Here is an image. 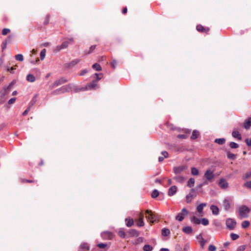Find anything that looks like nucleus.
<instances>
[{
	"mask_svg": "<svg viewBox=\"0 0 251 251\" xmlns=\"http://www.w3.org/2000/svg\"><path fill=\"white\" fill-rule=\"evenodd\" d=\"M96 45H93V46H91L89 50L87 51V50H86L85 51V53L86 54H90L91 53H92L93 50L95 49L96 48Z\"/></svg>",
	"mask_w": 251,
	"mask_h": 251,
	"instance_id": "obj_47",
	"label": "nucleus"
},
{
	"mask_svg": "<svg viewBox=\"0 0 251 251\" xmlns=\"http://www.w3.org/2000/svg\"><path fill=\"white\" fill-rule=\"evenodd\" d=\"M16 98H11L8 101V103L9 104H13V103L15 102V101H16Z\"/></svg>",
	"mask_w": 251,
	"mask_h": 251,
	"instance_id": "obj_64",
	"label": "nucleus"
},
{
	"mask_svg": "<svg viewBox=\"0 0 251 251\" xmlns=\"http://www.w3.org/2000/svg\"><path fill=\"white\" fill-rule=\"evenodd\" d=\"M196 29L198 31L201 32H207L209 30V28H206L201 25H197Z\"/></svg>",
	"mask_w": 251,
	"mask_h": 251,
	"instance_id": "obj_21",
	"label": "nucleus"
},
{
	"mask_svg": "<svg viewBox=\"0 0 251 251\" xmlns=\"http://www.w3.org/2000/svg\"><path fill=\"white\" fill-rule=\"evenodd\" d=\"M95 75L96 76V80L98 81L101 79L103 75L101 73L100 74L98 73H95Z\"/></svg>",
	"mask_w": 251,
	"mask_h": 251,
	"instance_id": "obj_52",
	"label": "nucleus"
},
{
	"mask_svg": "<svg viewBox=\"0 0 251 251\" xmlns=\"http://www.w3.org/2000/svg\"><path fill=\"white\" fill-rule=\"evenodd\" d=\"M195 180L194 178H190L187 182V186L189 187H192L195 184Z\"/></svg>",
	"mask_w": 251,
	"mask_h": 251,
	"instance_id": "obj_35",
	"label": "nucleus"
},
{
	"mask_svg": "<svg viewBox=\"0 0 251 251\" xmlns=\"http://www.w3.org/2000/svg\"><path fill=\"white\" fill-rule=\"evenodd\" d=\"M177 187L176 186H171L168 190V195L170 196H174L176 192Z\"/></svg>",
	"mask_w": 251,
	"mask_h": 251,
	"instance_id": "obj_17",
	"label": "nucleus"
},
{
	"mask_svg": "<svg viewBox=\"0 0 251 251\" xmlns=\"http://www.w3.org/2000/svg\"><path fill=\"white\" fill-rule=\"evenodd\" d=\"M158 195H159V192L156 189L154 190L151 193V197L153 198H155L157 197L158 196Z\"/></svg>",
	"mask_w": 251,
	"mask_h": 251,
	"instance_id": "obj_48",
	"label": "nucleus"
},
{
	"mask_svg": "<svg viewBox=\"0 0 251 251\" xmlns=\"http://www.w3.org/2000/svg\"><path fill=\"white\" fill-rule=\"evenodd\" d=\"M204 176L207 181L211 182L214 177V174L212 171L209 169L205 172Z\"/></svg>",
	"mask_w": 251,
	"mask_h": 251,
	"instance_id": "obj_8",
	"label": "nucleus"
},
{
	"mask_svg": "<svg viewBox=\"0 0 251 251\" xmlns=\"http://www.w3.org/2000/svg\"><path fill=\"white\" fill-rule=\"evenodd\" d=\"M214 142L219 145H223L226 142V139L224 138H217L215 140Z\"/></svg>",
	"mask_w": 251,
	"mask_h": 251,
	"instance_id": "obj_34",
	"label": "nucleus"
},
{
	"mask_svg": "<svg viewBox=\"0 0 251 251\" xmlns=\"http://www.w3.org/2000/svg\"><path fill=\"white\" fill-rule=\"evenodd\" d=\"M188 214V210L185 208H183L181 210V211L177 214L175 217V219L176 220L181 222L184 219V217L187 216Z\"/></svg>",
	"mask_w": 251,
	"mask_h": 251,
	"instance_id": "obj_3",
	"label": "nucleus"
},
{
	"mask_svg": "<svg viewBox=\"0 0 251 251\" xmlns=\"http://www.w3.org/2000/svg\"><path fill=\"white\" fill-rule=\"evenodd\" d=\"M206 205V203H201L197 207V211L200 213H201L202 212L204 207H205Z\"/></svg>",
	"mask_w": 251,
	"mask_h": 251,
	"instance_id": "obj_31",
	"label": "nucleus"
},
{
	"mask_svg": "<svg viewBox=\"0 0 251 251\" xmlns=\"http://www.w3.org/2000/svg\"><path fill=\"white\" fill-rule=\"evenodd\" d=\"M182 230L187 234H190L193 232L192 227L190 226H186L183 227L182 229Z\"/></svg>",
	"mask_w": 251,
	"mask_h": 251,
	"instance_id": "obj_19",
	"label": "nucleus"
},
{
	"mask_svg": "<svg viewBox=\"0 0 251 251\" xmlns=\"http://www.w3.org/2000/svg\"><path fill=\"white\" fill-rule=\"evenodd\" d=\"M223 205L224 209L226 211H228L230 207V202L228 199H225L223 201Z\"/></svg>",
	"mask_w": 251,
	"mask_h": 251,
	"instance_id": "obj_15",
	"label": "nucleus"
},
{
	"mask_svg": "<svg viewBox=\"0 0 251 251\" xmlns=\"http://www.w3.org/2000/svg\"><path fill=\"white\" fill-rule=\"evenodd\" d=\"M239 212L241 218H247L250 212V209L246 205H242L239 208Z\"/></svg>",
	"mask_w": 251,
	"mask_h": 251,
	"instance_id": "obj_2",
	"label": "nucleus"
},
{
	"mask_svg": "<svg viewBox=\"0 0 251 251\" xmlns=\"http://www.w3.org/2000/svg\"><path fill=\"white\" fill-rule=\"evenodd\" d=\"M143 218H144L143 215L142 214H141L140 216V218L138 220L137 223V226H138L142 227L144 226L145 224H144V222L143 221Z\"/></svg>",
	"mask_w": 251,
	"mask_h": 251,
	"instance_id": "obj_27",
	"label": "nucleus"
},
{
	"mask_svg": "<svg viewBox=\"0 0 251 251\" xmlns=\"http://www.w3.org/2000/svg\"><path fill=\"white\" fill-rule=\"evenodd\" d=\"M30 106H29L23 113V116H25L30 110Z\"/></svg>",
	"mask_w": 251,
	"mask_h": 251,
	"instance_id": "obj_63",
	"label": "nucleus"
},
{
	"mask_svg": "<svg viewBox=\"0 0 251 251\" xmlns=\"http://www.w3.org/2000/svg\"><path fill=\"white\" fill-rule=\"evenodd\" d=\"M200 242V244H201V247L202 248H203L207 241L206 240L203 239L202 240H201Z\"/></svg>",
	"mask_w": 251,
	"mask_h": 251,
	"instance_id": "obj_60",
	"label": "nucleus"
},
{
	"mask_svg": "<svg viewBox=\"0 0 251 251\" xmlns=\"http://www.w3.org/2000/svg\"><path fill=\"white\" fill-rule=\"evenodd\" d=\"M219 186L222 189L227 188L228 184L226 180L224 178H221L219 182Z\"/></svg>",
	"mask_w": 251,
	"mask_h": 251,
	"instance_id": "obj_14",
	"label": "nucleus"
},
{
	"mask_svg": "<svg viewBox=\"0 0 251 251\" xmlns=\"http://www.w3.org/2000/svg\"><path fill=\"white\" fill-rule=\"evenodd\" d=\"M246 248L245 245L240 246L237 248L236 251H244L245 250Z\"/></svg>",
	"mask_w": 251,
	"mask_h": 251,
	"instance_id": "obj_55",
	"label": "nucleus"
},
{
	"mask_svg": "<svg viewBox=\"0 0 251 251\" xmlns=\"http://www.w3.org/2000/svg\"><path fill=\"white\" fill-rule=\"evenodd\" d=\"M200 135V132L197 130H193L192 135L191 136V139L192 140H195L198 138Z\"/></svg>",
	"mask_w": 251,
	"mask_h": 251,
	"instance_id": "obj_28",
	"label": "nucleus"
},
{
	"mask_svg": "<svg viewBox=\"0 0 251 251\" xmlns=\"http://www.w3.org/2000/svg\"><path fill=\"white\" fill-rule=\"evenodd\" d=\"M239 237V235L237 234L231 233L230 234V238L232 240H235Z\"/></svg>",
	"mask_w": 251,
	"mask_h": 251,
	"instance_id": "obj_51",
	"label": "nucleus"
},
{
	"mask_svg": "<svg viewBox=\"0 0 251 251\" xmlns=\"http://www.w3.org/2000/svg\"><path fill=\"white\" fill-rule=\"evenodd\" d=\"M90 247L88 243H83L80 246L79 251H87L89 250Z\"/></svg>",
	"mask_w": 251,
	"mask_h": 251,
	"instance_id": "obj_22",
	"label": "nucleus"
},
{
	"mask_svg": "<svg viewBox=\"0 0 251 251\" xmlns=\"http://www.w3.org/2000/svg\"><path fill=\"white\" fill-rule=\"evenodd\" d=\"M187 168L185 165H181L174 167V173L176 174H179Z\"/></svg>",
	"mask_w": 251,
	"mask_h": 251,
	"instance_id": "obj_11",
	"label": "nucleus"
},
{
	"mask_svg": "<svg viewBox=\"0 0 251 251\" xmlns=\"http://www.w3.org/2000/svg\"><path fill=\"white\" fill-rule=\"evenodd\" d=\"M98 87L97 84L94 81L88 83L85 87H83L84 91L86 90L95 89Z\"/></svg>",
	"mask_w": 251,
	"mask_h": 251,
	"instance_id": "obj_13",
	"label": "nucleus"
},
{
	"mask_svg": "<svg viewBox=\"0 0 251 251\" xmlns=\"http://www.w3.org/2000/svg\"><path fill=\"white\" fill-rule=\"evenodd\" d=\"M187 195L191 197V198H194L197 196V193L196 190L194 188H192L190 190V193Z\"/></svg>",
	"mask_w": 251,
	"mask_h": 251,
	"instance_id": "obj_32",
	"label": "nucleus"
},
{
	"mask_svg": "<svg viewBox=\"0 0 251 251\" xmlns=\"http://www.w3.org/2000/svg\"><path fill=\"white\" fill-rule=\"evenodd\" d=\"M144 251H152L153 248L150 245H145L143 248Z\"/></svg>",
	"mask_w": 251,
	"mask_h": 251,
	"instance_id": "obj_39",
	"label": "nucleus"
},
{
	"mask_svg": "<svg viewBox=\"0 0 251 251\" xmlns=\"http://www.w3.org/2000/svg\"><path fill=\"white\" fill-rule=\"evenodd\" d=\"M188 135L186 134H178L177 135V138L179 139H186Z\"/></svg>",
	"mask_w": 251,
	"mask_h": 251,
	"instance_id": "obj_58",
	"label": "nucleus"
},
{
	"mask_svg": "<svg viewBox=\"0 0 251 251\" xmlns=\"http://www.w3.org/2000/svg\"><path fill=\"white\" fill-rule=\"evenodd\" d=\"M101 236L103 239H111L113 237V234L112 232L105 231L101 233Z\"/></svg>",
	"mask_w": 251,
	"mask_h": 251,
	"instance_id": "obj_12",
	"label": "nucleus"
},
{
	"mask_svg": "<svg viewBox=\"0 0 251 251\" xmlns=\"http://www.w3.org/2000/svg\"><path fill=\"white\" fill-rule=\"evenodd\" d=\"M208 250L209 251H216V247L213 245H210L208 247Z\"/></svg>",
	"mask_w": 251,
	"mask_h": 251,
	"instance_id": "obj_59",
	"label": "nucleus"
},
{
	"mask_svg": "<svg viewBox=\"0 0 251 251\" xmlns=\"http://www.w3.org/2000/svg\"><path fill=\"white\" fill-rule=\"evenodd\" d=\"M97 246L100 249H104L107 246V244L105 243H99L97 245Z\"/></svg>",
	"mask_w": 251,
	"mask_h": 251,
	"instance_id": "obj_61",
	"label": "nucleus"
},
{
	"mask_svg": "<svg viewBox=\"0 0 251 251\" xmlns=\"http://www.w3.org/2000/svg\"><path fill=\"white\" fill-rule=\"evenodd\" d=\"M110 65L113 67V69L116 68L117 65V61L116 60H113L110 63Z\"/></svg>",
	"mask_w": 251,
	"mask_h": 251,
	"instance_id": "obj_62",
	"label": "nucleus"
},
{
	"mask_svg": "<svg viewBox=\"0 0 251 251\" xmlns=\"http://www.w3.org/2000/svg\"><path fill=\"white\" fill-rule=\"evenodd\" d=\"M68 82V80L64 77H61V78L56 80L52 84V87H57L59 85H61L63 84H64Z\"/></svg>",
	"mask_w": 251,
	"mask_h": 251,
	"instance_id": "obj_10",
	"label": "nucleus"
},
{
	"mask_svg": "<svg viewBox=\"0 0 251 251\" xmlns=\"http://www.w3.org/2000/svg\"><path fill=\"white\" fill-rule=\"evenodd\" d=\"M244 186L247 188L251 189V181H248L244 183Z\"/></svg>",
	"mask_w": 251,
	"mask_h": 251,
	"instance_id": "obj_54",
	"label": "nucleus"
},
{
	"mask_svg": "<svg viewBox=\"0 0 251 251\" xmlns=\"http://www.w3.org/2000/svg\"><path fill=\"white\" fill-rule=\"evenodd\" d=\"M129 233L132 235V236H138V231L135 230V229H131L129 231Z\"/></svg>",
	"mask_w": 251,
	"mask_h": 251,
	"instance_id": "obj_50",
	"label": "nucleus"
},
{
	"mask_svg": "<svg viewBox=\"0 0 251 251\" xmlns=\"http://www.w3.org/2000/svg\"><path fill=\"white\" fill-rule=\"evenodd\" d=\"M191 172L192 175L194 176H198L199 174V171L198 169L195 167H192L191 168Z\"/></svg>",
	"mask_w": 251,
	"mask_h": 251,
	"instance_id": "obj_40",
	"label": "nucleus"
},
{
	"mask_svg": "<svg viewBox=\"0 0 251 251\" xmlns=\"http://www.w3.org/2000/svg\"><path fill=\"white\" fill-rule=\"evenodd\" d=\"M10 31V30L9 28H4L2 30V34L3 35H6Z\"/></svg>",
	"mask_w": 251,
	"mask_h": 251,
	"instance_id": "obj_57",
	"label": "nucleus"
},
{
	"mask_svg": "<svg viewBox=\"0 0 251 251\" xmlns=\"http://www.w3.org/2000/svg\"><path fill=\"white\" fill-rule=\"evenodd\" d=\"M173 179L175 180L177 182L182 183L185 180V177L182 176H177L173 177Z\"/></svg>",
	"mask_w": 251,
	"mask_h": 251,
	"instance_id": "obj_23",
	"label": "nucleus"
},
{
	"mask_svg": "<svg viewBox=\"0 0 251 251\" xmlns=\"http://www.w3.org/2000/svg\"><path fill=\"white\" fill-rule=\"evenodd\" d=\"M38 96V95L36 94L33 97L29 103V106H30V107L33 106L36 103Z\"/></svg>",
	"mask_w": 251,
	"mask_h": 251,
	"instance_id": "obj_41",
	"label": "nucleus"
},
{
	"mask_svg": "<svg viewBox=\"0 0 251 251\" xmlns=\"http://www.w3.org/2000/svg\"><path fill=\"white\" fill-rule=\"evenodd\" d=\"M50 17V15H47L46 16L45 21L44 22V25H46L49 23Z\"/></svg>",
	"mask_w": 251,
	"mask_h": 251,
	"instance_id": "obj_56",
	"label": "nucleus"
},
{
	"mask_svg": "<svg viewBox=\"0 0 251 251\" xmlns=\"http://www.w3.org/2000/svg\"><path fill=\"white\" fill-rule=\"evenodd\" d=\"M162 235L163 236H167L170 234V230L167 228H163L162 229Z\"/></svg>",
	"mask_w": 251,
	"mask_h": 251,
	"instance_id": "obj_33",
	"label": "nucleus"
},
{
	"mask_svg": "<svg viewBox=\"0 0 251 251\" xmlns=\"http://www.w3.org/2000/svg\"><path fill=\"white\" fill-rule=\"evenodd\" d=\"M190 221L192 223L195 225H199L201 224V219H199L196 216H193L190 219Z\"/></svg>",
	"mask_w": 251,
	"mask_h": 251,
	"instance_id": "obj_25",
	"label": "nucleus"
},
{
	"mask_svg": "<svg viewBox=\"0 0 251 251\" xmlns=\"http://www.w3.org/2000/svg\"><path fill=\"white\" fill-rule=\"evenodd\" d=\"M232 135L234 138H237L238 140H241L242 139L241 135L238 131H233L232 132Z\"/></svg>",
	"mask_w": 251,
	"mask_h": 251,
	"instance_id": "obj_30",
	"label": "nucleus"
},
{
	"mask_svg": "<svg viewBox=\"0 0 251 251\" xmlns=\"http://www.w3.org/2000/svg\"><path fill=\"white\" fill-rule=\"evenodd\" d=\"M201 223L203 226H206L209 224V221L207 219L203 218L201 219Z\"/></svg>",
	"mask_w": 251,
	"mask_h": 251,
	"instance_id": "obj_44",
	"label": "nucleus"
},
{
	"mask_svg": "<svg viewBox=\"0 0 251 251\" xmlns=\"http://www.w3.org/2000/svg\"><path fill=\"white\" fill-rule=\"evenodd\" d=\"M80 60L79 59H75L72 61L65 63L64 64V67L65 69H69L73 67L75 65L77 64L78 63L80 62Z\"/></svg>",
	"mask_w": 251,
	"mask_h": 251,
	"instance_id": "obj_7",
	"label": "nucleus"
},
{
	"mask_svg": "<svg viewBox=\"0 0 251 251\" xmlns=\"http://www.w3.org/2000/svg\"><path fill=\"white\" fill-rule=\"evenodd\" d=\"M226 224L227 228L230 230H233L235 228L236 222L234 219L228 218L226 220Z\"/></svg>",
	"mask_w": 251,
	"mask_h": 251,
	"instance_id": "obj_5",
	"label": "nucleus"
},
{
	"mask_svg": "<svg viewBox=\"0 0 251 251\" xmlns=\"http://www.w3.org/2000/svg\"><path fill=\"white\" fill-rule=\"evenodd\" d=\"M66 86L67 88V89H68V92L70 90H73L75 93L84 91L83 87L78 88L76 85L73 83H70L67 85Z\"/></svg>",
	"mask_w": 251,
	"mask_h": 251,
	"instance_id": "obj_4",
	"label": "nucleus"
},
{
	"mask_svg": "<svg viewBox=\"0 0 251 251\" xmlns=\"http://www.w3.org/2000/svg\"><path fill=\"white\" fill-rule=\"evenodd\" d=\"M227 156L228 158L230 160H234L236 158L235 154L231 152H228Z\"/></svg>",
	"mask_w": 251,
	"mask_h": 251,
	"instance_id": "obj_43",
	"label": "nucleus"
},
{
	"mask_svg": "<svg viewBox=\"0 0 251 251\" xmlns=\"http://www.w3.org/2000/svg\"><path fill=\"white\" fill-rule=\"evenodd\" d=\"M118 234L120 237L125 238L126 237V233L124 231V228H120Z\"/></svg>",
	"mask_w": 251,
	"mask_h": 251,
	"instance_id": "obj_37",
	"label": "nucleus"
},
{
	"mask_svg": "<svg viewBox=\"0 0 251 251\" xmlns=\"http://www.w3.org/2000/svg\"><path fill=\"white\" fill-rule=\"evenodd\" d=\"M250 178H251V169H250L249 171L247 172L242 177L243 180H246Z\"/></svg>",
	"mask_w": 251,
	"mask_h": 251,
	"instance_id": "obj_29",
	"label": "nucleus"
},
{
	"mask_svg": "<svg viewBox=\"0 0 251 251\" xmlns=\"http://www.w3.org/2000/svg\"><path fill=\"white\" fill-rule=\"evenodd\" d=\"M13 36L12 35H9L7 38L2 42V49L4 50L6 47V45L8 43H9L11 40L12 39Z\"/></svg>",
	"mask_w": 251,
	"mask_h": 251,
	"instance_id": "obj_24",
	"label": "nucleus"
},
{
	"mask_svg": "<svg viewBox=\"0 0 251 251\" xmlns=\"http://www.w3.org/2000/svg\"><path fill=\"white\" fill-rule=\"evenodd\" d=\"M229 146L231 149H237L239 147V145L234 142H230Z\"/></svg>",
	"mask_w": 251,
	"mask_h": 251,
	"instance_id": "obj_42",
	"label": "nucleus"
},
{
	"mask_svg": "<svg viewBox=\"0 0 251 251\" xmlns=\"http://www.w3.org/2000/svg\"><path fill=\"white\" fill-rule=\"evenodd\" d=\"M15 59L17 61H23L24 60L23 55L22 54H18L15 55Z\"/></svg>",
	"mask_w": 251,
	"mask_h": 251,
	"instance_id": "obj_45",
	"label": "nucleus"
},
{
	"mask_svg": "<svg viewBox=\"0 0 251 251\" xmlns=\"http://www.w3.org/2000/svg\"><path fill=\"white\" fill-rule=\"evenodd\" d=\"M6 70L10 72V73H14V70L15 69V68H14L13 67H10L9 66H6Z\"/></svg>",
	"mask_w": 251,
	"mask_h": 251,
	"instance_id": "obj_53",
	"label": "nucleus"
},
{
	"mask_svg": "<svg viewBox=\"0 0 251 251\" xmlns=\"http://www.w3.org/2000/svg\"><path fill=\"white\" fill-rule=\"evenodd\" d=\"M26 80L29 82H33L35 81V77L33 75L28 74L26 76Z\"/></svg>",
	"mask_w": 251,
	"mask_h": 251,
	"instance_id": "obj_36",
	"label": "nucleus"
},
{
	"mask_svg": "<svg viewBox=\"0 0 251 251\" xmlns=\"http://www.w3.org/2000/svg\"><path fill=\"white\" fill-rule=\"evenodd\" d=\"M46 49H43L40 52V59L41 60L44 59L46 56Z\"/></svg>",
	"mask_w": 251,
	"mask_h": 251,
	"instance_id": "obj_46",
	"label": "nucleus"
},
{
	"mask_svg": "<svg viewBox=\"0 0 251 251\" xmlns=\"http://www.w3.org/2000/svg\"><path fill=\"white\" fill-rule=\"evenodd\" d=\"M66 85L63 86L62 87L57 89L52 92L53 95H58L60 94H63L66 92H68V89H67Z\"/></svg>",
	"mask_w": 251,
	"mask_h": 251,
	"instance_id": "obj_9",
	"label": "nucleus"
},
{
	"mask_svg": "<svg viewBox=\"0 0 251 251\" xmlns=\"http://www.w3.org/2000/svg\"><path fill=\"white\" fill-rule=\"evenodd\" d=\"M69 45V42L68 41H66L63 42L62 44L60 46H58L56 47V51H60L61 50L66 49L68 47Z\"/></svg>",
	"mask_w": 251,
	"mask_h": 251,
	"instance_id": "obj_16",
	"label": "nucleus"
},
{
	"mask_svg": "<svg viewBox=\"0 0 251 251\" xmlns=\"http://www.w3.org/2000/svg\"><path fill=\"white\" fill-rule=\"evenodd\" d=\"M210 209L212 211V214L214 215H217L219 213V209L217 206L212 205L210 206Z\"/></svg>",
	"mask_w": 251,
	"mask_h": 251,
	"instance_id": "obj_20",
	"label": "nucleus"
},
{
	"mask_svg": "<svg viewBox=\"0 0 251 251\" xmlns=\"http://www.w3.org/2000/svg\"><path fill=\"white\" fill-rule=\"evenodd\" d=\"M251 126V117H250L245 121V122L244 123L243 127L246 129H249Z\"/></svg>",
	"mask_w": 251,
	"mask_h": 251,
	"instance_id": "obj_18",
	"label": "nucleus"
},
{
	"mask_svg": "<svg viewBox=\"0 0 251 251\" xmlns=\"http://www.w3.org/2000/svg\"><path fill=\"white\" fill-rule=\"evenodd\" d=\"M250 222L248 221H244L242 223V226L243 228H247L250 226Z\"/></svg>",
	"mask_w": 251,
	"mask_h": 251,
	"instance_id": "obj_49",
	"label": "nucleus"
},
{
	"mask_svg": "<svg viewBox=\"0 0 251 251\" xmlns=\"http://www.w3.org/2000/svg\"><path fill=\"white\" fill-rule=\"evenodd\" d=\"M125 222L127 227H131L134 224L133 220L130 218H126Z\"/></svg>",
	"mask_w": 251,
	"mask_h": 251,
	"instance_id": "obj_26",
	"label": "nucleus"
},
{
	"mask_svg": "<svg viewBox=\"0 0 251 251\" xmlns=\"http://www.w3.org/2000/svg\"><path fill=\"white\" fill-rule=\"evenodd\" d=\"M15 83V80L11 82L8 86H4L1 90H0V104H3L5 100V96L9 93L11 91L13 86Z\"/></svg>",
	"mask_w": 251,
	"mask_h": 251,
	"instance_id": "obj_1",
	"label": "nucleus"
},
{
	"mask_svg": "<svg viewBox=\"0 0 251 251\" xmlns=\"http://www.w3.org/2000/svg\"><path fill=\"white\" fill-rule=\"evenodd\" d=\"M146 213L148 215L146 217L151 220L152 222L159 219V216L157 214L152 212L151 210H147Z\"/></svg>",
	"mask_w": 251,
	"mask_h": 251,
	"instance_id": "obj_6",
	"label": "nucleus"
},
{
	"mask_svg": "<svg viewBox=\"0 0 251 251\" xmlns=\"http://www.w3.org/2000/svg\"><path fill=\"white\" fill-rule=\"evenodd\" d=\"M92 68L97 71H100L101 70V67L100 65L97 63L94 64L92 65Z\"/></svg>",
	"mask_w": 251,
	"mask_h": 251,
	"instance_id": "obj_38",
	"label": "nucleus"
}]
</instances>
